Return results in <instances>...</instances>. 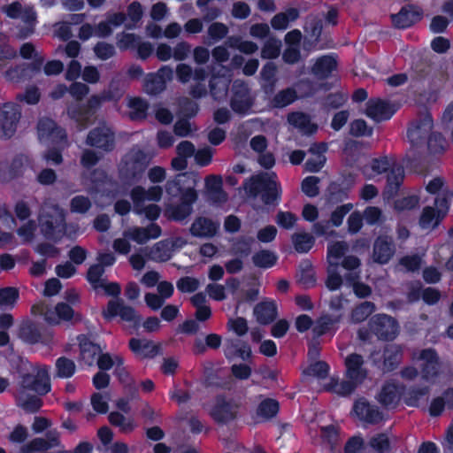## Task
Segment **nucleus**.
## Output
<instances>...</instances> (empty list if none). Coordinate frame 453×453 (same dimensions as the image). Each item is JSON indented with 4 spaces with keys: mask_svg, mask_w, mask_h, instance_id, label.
<instances>
[{
    "mask_svg": "<svg viewBox=\"0 0 453 453\" xmlns=\"http://www.w3.org/2000/svg\"><path fill=\"white\" fill-rule=\"evenodd\" d=\"M196 180L190 173H180L166 181L165 189L171 198L179 197L178 203L166 204L165 217L174 222H182L193 212V205L198 200Z\"/></svg>",
    "mask_w": 453,
    "mask_h": 453,
    "instance_id": "nucleus-1",
    "label": "nucleus"
},
{
    "mask_svg": "<svg viewBox=\"0 0 453 453\" xmlns=\"http://www.w3.org/2000/svg\"><path fill=\"white\" fill-rule=\"evenodd\" d=\"M276 174L260 173L250 178L249 192L256 196H261V200L265 205H278L281 200L282 189L279 182L275 180Z\"/></svg>",
    "mask_w": 453,
    "mask_h": 453,
    "instance_id": "nucleus-2",
    "label": "nucleus"
},
{
    "mask_svg": "<svg viewBox=\"0 0 453 453\" xmlns=\"http://www.w3.org/2000/svg\"><path fill=\"white\" fill-rule=\"evenodd\" d=\"M150 164L148 155L142 150L127 153L118 167L119 177L125 183L139 180Z\"/></svg>",
    "mask_w": 453,
    "mask_h": 453,
    "instance_id": "nucleus-3",
    "label": "nucleus"
},
{
    "mask_svg": "<svg viewBox=\"0 0 453 453\" xmlns=\"http://www.w3.org/2000/svg\"><path fill=\"white\" fill-rule=\"evenodd\" d=\"M240 407V402L219 394L215 397V403L211 409L210 416L218 425H227L237 419Z\"/></svg>",
    "mask_w": 453,
    "mask_h": 453,
    "instance_id": "nucleus-4",
    "label": "nucleus"
},
{
    "mask_svg": "<svg viewBox=\"0 0 453 453\" xmlns=\"http://www.w3.org/2000/svg\"><path fill=\"white\" fill-rule=\"evenodd\" d=\"M21 119V107L13 102L4 103L0 106V139L9 140L17 132Z\"/></svg>",
    "mask_w": 453,
    "mask_h": 453,
    "instance_id": "nucleus-5",
    "label": "nucleus"
},
{
    "mask_svg": "<svg viewBox=\"0 0 453 453\" xmlns=\"http://www.w3.org/2000/svg\"><path fill=\"white\" fill-rule=\"evenodd\" d=\"M371 332L383 341H393L398 335L399 325L395 319L384 314L373 315L368 323Z\"/></svg>",
    "mask_w": 453,
    "mask_h": 453,
    "instance_id": "nucleus-6",
    "label": "nucleus"
},
{
    "mask_svg": "<svg viewBox=\"0 0 453 453\" xmlns=\"http://www.w3.org/2000/svg\"><path fill=\"white\" fill-rule=\"evenodd\" d=\"M254 104L250 96V90L248 85L242 81H235L232 86V96L230 107L232 111L240 115H246Z\"/></svg>",
    "mask_w": 453,
    "mask_h": 453,
    "instance_id": "nucleus-7",
    "label": "nucleus"
},
{
    "mask_svg": "<svg viewBox=\"0 0 453 453\" xmlns=\"http://www.w3.org/2000/svg\"><path fill=\"white\" fill-rule=\"evenodd\" d=\"M19 337L27 344L42 343L50 346L53 342L51 330L40 327L35 323L28 321L21 324L19 330Z\"/></svg>",
    "mask_w": 453,
    "mask_h": 453,
    "instance_id": "nucleus-8",
    "label": "nucleus"
},
{
    "mask_svg": "<svg viewBox=\"0 0 453 453\" xmlns=\"http://www.w3.org/2000/svg\"><path fill=\"white\" fill-rule=\"evenodd\" d=\"M434 126L430 112H426L411 122L407 129V137L413 146L421 145L427 139Z\"/></svg>",
    "mask_w": 453,
    "mask_h": 453,
    "instance_id": "nucleus-9",
    "label": "nucleus"
},
{
    "mask_svg": "<svg viewBox=\"0 0 453 453\" xmlns=\"http://www.w3.org/2000/svg\"><path fill=\"white\" fill-rule=\"evenodd\" d=\"M103 318L110 321L119 316L123 321L133 322L139 324L141 317L136 314L134 308L124 304L123 301L119 298L116 300H110L107 306L102 311Z\"/></svg>",
    "mask_w": 453,
    "mask_h": 453,
    "instance_id": "nucleus-10",
    "label": "nucleus"
},
{
    "mask_svg": "<svg viewBox=\"0 0 453 453\" xmlns=\"http://www.w3.org/2000/svg\"><path fill=\"white\" fill-rule=\"evenodd\" d=\"M42 234L50 241L59 240L62 236L64 216L57 213L44 212L38 218Z\"/></svg>",
    "mask_w": 453,
    "mask_h": 453,
    "instance_id": "nucleus-11",
    "label": "nucleus"
},
{
    "mask_svg": "<svg viewBox=\"0 0 453 453\" xmlns=\"http://www.w3.org/2000/svg\"><path fill=\"white\" fill-rule=\"evenodd\" d=\"M352 413L359 420L370 425H377L384 418L383 412L380 408L370 403L365 397H359L354 402Z\"/></svg>",
    "mask_w": 453,
    "mask_h": 453,
    "instance_id": "nucleus-12",
    "label": "nucleus"
},
{
    "mask_svg": "<svg viewBox=\"0 0 453 453\" xmlns=\"http://www.w3.org/2000/svg\"><path fill=\"white\" fill-rule=\"evenodd\" d=\"M86 144L104 152H111L115 148V134L107 127H96L88 132Z\"/></svg>",
    "mask_w": 453,
    "mask_h": 453,
    "instance_id": "nucleus-13",
    "label": "nucleus"
},
{
    "mask_svg": "<svg viewBox=\"0 0 453 453\" xmlns=\"http://www.w3.org/2000/svg\"><path fill=\"white\" fill-rule=\"evenodd\" d=\"M418 359L421 375L424 380L429 381L440 375L441 361L437 351L433 348L424 349L419 352Z\"/></svg>",
    "mask_w": 453,
    "mask_h": 453,
    "instance_id": "nucleus-14",
    "label": "nucleus"
},
{
    "mask_svg": "<svg viewBox=\"0 0 453 453\" xmlns=\"http://www.w3.org/2000/svg\"><path fill=\"white\" fill-rule=\"evenodd\" d=\"M405 391V386L395 380L386 381L378 395L379 403L387 409L398 406L402 395Z\"/></svg>",
    "mask_w": 453,
    "mask_h": 453,
    "instance_id": "nucleus-15",
    "label": "nucleus"
},
{
    "mask_svg": "<svg viewBox=\"0 0 453 453\" xmlns=\"http://www.w3.org/2000/svg\"><path fill=\"white\" fill-rule=\"evenodd\" d=\"M20 387L23 389L34 391L39 395H45L50 391V380L47 371L40 370L35 375L24 373L21 376Z\"/></svg>",
    "mask_w": 453,
    "mask_h": 453,
    "instance_id": "nucleus-16",
    "label": "nucleus"
},
{
    "mask_svg": "<svg viewBox=\"0 0 453 453\" xmlns=\"http://www.w3.org/2000/svg\"><path fill=\"white\" fill-rule=\"evenodd\" d=\"M396 112L395 105L380 98H372L366 103L365 115L375 122L390 119Z\"/></svg>",
    "mask_w": 453,
    "mask_h": 453,
    "instance_id": "nucleus-17",
    "label": "nucleus"
},
{
    "mask_svg": "<svg viewBox=\"0 0 453 453\" xmlns=\"http://www.w3.org/2000/svg\"><path fill=\"white\" fill-rule=\"evenodd\" d=\"M395 253L394 240L388 235H379L372 246V260L379 265L388 264Z\"/></svg>",
    "mask_w": 453,
    "mask_h": 453,
    "instance_id": "nucleus-18",
    "label": "nucleus"
},
{
    "mask_svg": "<svg viewBox=\"0 0 453 453\" xmlns=\"http://www.w3.org/2000/svg\"><path fill=\"white\" fill-rule=\"evenodd\" d=\"M423 14V10L419 6L404 5L398 13L392 15V22L398 28H409L420 21Z\"/></svg>",
    "mask_w": 453,
    "mask_h": 453,
    "instance_id": "nucleus-19",
    "label": "nucleus"
},
{
    "mask_svg": "<svg viewBox=\"0 0 453 453\" xmlns=\"http://www.w3.org/2000/svg\"><path fill=\"white\" fill-rule=\"evenodd\" d=\"M27 157L19 153L15 155L6 166L0 163V182L8 183L23 176Z\"/></svg>",
    "mask_w": 453,
    "mask_h": 453,
    "instance_id": "nucleus-20",
    "label": "nucleus"
},
{
    "mask_svg": "<svg viewBox=\"0 0 453 453\" xmlns=\"http://www.w3.org/2000/svg\"><path fill=\"white\" fill-rule=\"evenodd\" d=\"M77 341L80 349L79 361L88 366L93 365L102 352L100 345L93 342L90 337L84 334H79Z\"/></svg>",
    "mask_w": 453,
    "mask_h": 453,
    "instance_id": "nucleus-21",
    "label": "nucleus"
},
{
    "mask_svg": "<svg viewBox=\"0 0 453 453\" xmlns=\"http://www.w3.org/2000/svg\"><path fill=\"white\" fill-rule=\"evenodd\" d=\"M163 196V188L154 185L145 189L142 186H135L130 191V198L134 207H141L146 200L152 202H159Z\"/></svg>",
    "mask_w": 453,
    "mask_h": 453,
    "instance_id": "nucleus-22",
    "label": "nucleus"
},
{
    "mask_svg": "<svg viewBox=\"0 0 453 453\" xmlns=\"http://www.w3.org/2000/svg\"><path fill=\"white\" fill-rule=\"evenodd\" d=\"M345 378L363 383L367 376L366 370L363 367L364 357L357 353H351L345 358Z\"/></svg>",
    "mask_w": 453,
    "mask_h": 453,
    "instance_id": "nucleus-23",
    "label": "nucleus"
},
{
    "mask_svg": "<svg viewBox=\"0 0 453 453\" xmlns=\"http://www.w3.org/2000/svg\"><path fill=\"white\" fill-rule=\"evenodd\" d=\"M253 313L258 324L270 325L278 317L277 303L273 299L263 300L255 305Z\"/></svg>",
    "mask_w": 453,
    "mask_h": 453,
    "instance_id": "nucleus-24",
    "label": "nucleus"
},
{
    "mask_svg": "<svg viewBox=\"0 0 453 453\" xmlns=\"http://www.w3.org/2000/svg\"><path fill=\"white\" fill-rule=\"evenodd\" d=\"M130 350L142 358H154L160 353V346L152 341L131 338L128 342Z\"/></svg>",
    "mask_w": 453,
    "mask_h": 453,
    "instance_id": "nucleus-25",
    "label": "nucleus"
},
{
    "mask_svg": "<svg viewBox=\"0 0 453 453\" xmlns=\"http://www.w3.org/2000/svg\"><path fill=\"white\" fill-rule=\"evenodd\" d=\"M219 223L206 217H198L190 226V233L196 237L211 238L219 231Z\"/></svg>",
    "mask_w": 453,
    "mask_h": 453,
    "instance_id": "nucleus-26",
    "label": "nucleus"
},
{
    "mask_svg": "<svg viewBox=\"0 0 453 453\" xmlns=\"http://www.w3.org/2000/svg\"><path fill=\"white\" fill-rule=\"evenodd\" d=\"M403 357V349L401 345L395 343L387 344L382 353L385 372H391L395 371L402 362Z\"/></svg>",
    "mask_w": 453,
    "mask_h": 453,
    "instance_id": "nucleus-27",
    "label": "nucleus"
},
{
    "mask_svg": "<svg viewBox=\"0 0 453 453\" xmlns=\"http://www.w3.org/2000/svg\"><path fill=\"white\" fill-rule=\"evenodd\" d=\"M342 320V315L333 316L325 314L320 316L312 328V333L315 337H320L326 334H334L338 330L339 323Z\"/></svg>",
    "mask_w": 453,
    "mask_h": 453,
    "instance_id": "nucleus-28",
    "label": "nucleus"
},
{
    "mask_svg": "<svg viewBox=\"0 0 453 453\" xmlns=\"http://www.w3.org/2000/svg\"><path fill=\"white\" fill-rule=\"evenodd\" d=\"M174 243L169 239L156 242L147 255L150 260L157 263L167 262L173 257Z\"/></svg>",
    "mask_w": 453,
    "mask_h": 453,
    "instance_id": "nucleus-29",
    "label": "nucleus"
},
{
    "mask_svg": "<svg viewBox=\"0 0 453 453\" xmlns=\"http://www.w3.org/2000/svg\"><path fill=\"white\" fill-rule=\"evenodd\" d=\"M74 316V311L69 303L60 302L55 306V311L44 314V319L50 325H58L60 320L70 321Z\"/></svg>",
    "mask_w": 453,
    "mask_h": 453,
    "instance_id": "nucleus-30",
    "label": "nucleus"
},
{
    "mask_svg": "<svg viewBox=\"0 0 453 453\" xmlns=\"http://www.w3.org/2000/svg\"><path fill=\"white\" fill-rule=\"evenodd\" d=\"M337 68L334 57L325 55L319 58L311 67V73L319 79H326Z\"/></svg>",
    "mask_w": 453,
    "mask_h": 453,
    "instance_id": "nucleus-31",
    "label": "nucleus"
},
{
    "mask_svg": "<svg viewBox=\"0 0 453 453\" xmlns=\"http://www.w3.org/2000/svg\"><path fill=\"white\" fill-rule=\"evenodd\" d=\"M445 217V211H438L433 206H425L419 217V226L423 229L435 228Z\"/></svg>",
    "mask_w": 453,
    "mask_h": 453,
    "instance_id": "nucleus-32",
    "label": "nucleus"
},
{
    "mask_svg": "<svg viewBox=\"0 0 453 453\" xmlns=\"http://www.w3.org/2000/svg\"><path fill=\"white\" fill-rule=\"evenodd\" d=\"M288 121L293 127L307 134H314L318 128L315 124L311 123L310 116L302 111L290 112L288 115Z\"/></svg>",
    "mask_w": 453,
    "mask_h": 453,
    "instance_id": "nucleus-33",
    "label": "nucleus"
},
{
    "mask_svg": "<svg viewBox=\"0 0 453 453\" xmlns=\"http://www.w3.org/2000/svg\"><path fill=\"white\" fill-rule=\"evenodd\" d=\"M404 178V169L402 165L395 164L387 173V192L390 196L397 194Z\"/></svg>",
    "mask_w": 453,
    "mask_h": 453,
    "instance_id": "nucleus-34",
    "label": "nucleus"
},
{
    "mask_svg": "<svg viewBox=\"0 0 453 453\" xmlns=\"http://www.w3.org/2000/svg\"><path fill=\"white\" fill-rule=\"evenodd\" d=\"M108 421L112 426L118 427L122 434H130L137 426L133 418H127L117 411L109 413Z\"/></svg>",
    "mask_w": 453,
    "mask_h": 453,
    "instance_id": "nucleus-35",
    "label": "nucleus"
},
{
    "mask_svg": "<svg viewBox=\"0 0 453 453\" xmlns=\"http://www.w3.org/2000/svg\"><path fill=\"white\" fill-rule=\"evenodd\" d=\"M280 411V403L273 398H265L256 410L257 416L264 420H270L277 416Z\"/></svg>",
    "mask_w": 453,
    "mask_h": 453,
    "instance_id": "nucleus-36",
    "label": "nucleus"
},
{
    "mask_svg": "<svg viewBox=\"0 0 453 453\" xmlns=\"http://www.w3.org/2000/svg\"><path fill=\"white\" fill-rule=\"evenodd\" d=\"M224 355L228 361L236 357H240L243 361H248L251 358L252 351L249 344L244 342L241 347L235 342H231L226 345L224 349Z\"/></svg>",
    "mask_w": 453,
    "mask_h": 453,
    "instance_id": "nucleus-37",
    "label": "nucleus"
},
{
    "mask_svg": "<svg viewBox=\"0 0 453 453\" xmlns=\"http://www.w3.org/2000/svg\"><path fill=\"white\" fill-rule=\"evenodd\" d=\"M297 93L294 88H287L280 90L270 101L273 108L281 109L288 106L297 100Z\"/></svg>",
    "mask_w": 453,
    "mask_h": 453,
    "instance_id": "nucleus-38",
    "label": "nucleus"
},
{
    "mask_svg": "<svg viewBox=\"0 0 453 453\" xmlns=\"http://www.w3.org/2000/svg\"><path fill=\"white\" fill-rule=\"evenodd\" d=\"M251 259L253 265L256 267L269 269L276 265L278 261V256L273 251L268 250H261L254 253Z\"/></svg>",
    "mask_w": 453,
    "mask_h": 453,
    "instance_id": "nucleus-39",
    "label": "nucleus"
},
{
    "mask_svg": "<svg viewBox=\"0 0 453 453\" xmlns=\"http://www.w3.org/2000/svg\"><path fill=\"white\" fill-rule=\"evenodd\" d=\"M294 248L298 253L309 252L315 244V238L309 233H295L292 235Z\"/></svg>",
    "mask_w": 453,
    "mask_h": 453,
    "instance_id": "nucleus-40",
    "label": "nucleus"
},
{
    "mask_svg": "<svg viewBox=\"0 0 453 453\" xmlns=\"http://www.w3.org/2000/svg\"><path fill=\"white\" fill-rule=\"evenodd\" d=\"M357 380L351 379L342 380V381L332 380L330 383V390L341 396H349L355 392L359 385Z\"/></svg>",
    "mask_w": 453,
    "mask_h": 453,
    "instance_id": "nucleus-41",
    "label": "nucleus"
},
{
    "mask_svg": "<svg viewBox=\"0 0 453 453\" xmlns=\"http://www.w3.org/2000/svg\"><path fill=\"white\" fill-rule=\"evenodd\" d=\"M19 298V290L15 287L0 288V309H12Z\"/></svg>",
    "mask_w": 453,
    "mask_h": 453,
    "instance_id": "nucleus-42",
    "label": "nucleus"
},
{
    "mask_svg": "<svg viewBox=\"0 0 453 453\" xmlns=\"http://www.w3.org/2000/svg\"><path fill=\"white\" fill-rule=\"evenodd\" d=\"M376 310L374 303L365 301L357 305L350 313V319L353 323H361L365 321Z\"/></svg>",
    "mask_w": 453,
    "mask_h": 453,
    "instance_id": "nucleus-43",
    "label": "nucleus"
},
{
    "mask_svg": "<svg viewBox=\"0 0 453 453\" xmlns=\"http://www.w3.org/2000/svg\"><path fill=\"white\" fill-rule=\"evenodd\" d=\"M298 282L305 288H312L316 284L315 273L313 271L312 265L309 260L303 261L300 264Z\"/></svg>",
    "mask_w": 453,
    "mask_h": 453,
    "instance_id": "nucleus-44",
    "label": "nucleus"
},
{
    "mask_svg": "<svg viewBox=\"0 0 453 453\" xmlns=\"http://www.w3.org/2000/svg\"><path fill=\"white\" fill-rule=\"evenodd\" d=\"M67 115L79 124H84L93 117L86 104H72L67 108Z\"/></svg>",
    "mask_w": 453,
    "mask_h": 453,
    "instance_id": "nucleus-45",
    "label": "nucleus"
},
{
    "mask_svg": "<svg viewBox=\"0 0 453 453\" xmlns=\"http://www.w3.org/2000/svg\"><path fill=\"white\" fill-rule=\"evenodd\" d=\"M427 149L431 154H442L448 146L446 138L439 132H432L427 139Z\"/></svg>",
    "mask_w": 453,
    "mask_h": 453,
    "instance_id": "nucleus-46",
    "label": "nucleus"
},
{
    "mask_svg": "<svg viewBox=\"0 0 453 453\" xmlns=\"http://www.w3.org/2000/svg\"><path fill=\"white\" fill-rule=\"evenodd\" d=\"M130 111V119L133 120L145 119L149 109V104L141 97L131 98L128 104Z\"/></svg>",
    "mask_w": 453,
    "mask_h": 453,
    "instance_id": "nucleus-47",
    "label": "nucleus"
},
{
    "mask_svg": "<svg viewBox=\"0 0 453 453\" xmlns=\"http://www.w3.org/2000/svg\"><path fill=\"white\" fill-rule=\"evenodd\" d=\"M165 81L158 73H149L144 81V90L150 95H157L164 90Z\"/></svg>",
    "mask_w": 453,
    "mask_h": 453,
    "instance_id": "nucleus-48",
    "label": "nucleus"
},
{
    "mask_svg": "<svg viewBox=\"0 0 453 453\" xmlns=\"http://www.w3.org/2000/svg\"><path fill=\"white\" fill-rule=\"evenodd\" d=\"M429 391L428 386L411 388L404 397L405 404L409 407H418L420 399L427 395Z\"/></svg>",
    "mask_w": 453,
    "mask_h": 453,
    "instance_id": "nucleus-49",
    "label": "nucleus"
},
{
    "mask_svg": "<svg viewBox=\"0 0 453 453\" xmlns=\"http://www.w3.org/2000/svg\"><path fill=\"white\" fill-rule=\"evenodd\" d=\"M56 370L58 377L68 379L75 373L76 365L72 359L60 357L56 360Z\"/></svg>",
    "mask_w": 453,
    "mask_h": 453,
    "instance_id": "nucleus-50",
    "label": "nucleus"
},
{
    "mask_svg": "<svg viewBox=\"0 0 453 453\" xmlns=\"http://www.w3.org/2000/svg\"><path fill=\"white\" fill-rule=\"evenodd\" d=\"M281 42L274 37L268 38L261 50V58L264 59H275L280 56Z\"/></svg>",
    "mask_w": 453,
    "mask_h": 453,
    "instance_id": "nucleus-51",
    "label": "nucleus"
},
{
    "mask_svg": "<svg viewBox=\"0 0 453 453\" xmlns=\"http://www.w3.org/2000/svg\"><path fill=\"white\" fill-rule=\"evenodd\" d=\"M222 178L217 175H209L205 178V186L209 193L215 196L219 200H226V193L222 188Z\"/></svg>",
    "mask_w": 453,
    "mask_h": 453,
    "instance_id": "nucleus-52",
    "label": "nucleus"
},
{
    "mask_svg": "<svg viewBox=\"0 0 453 453\" xmlns=\"http://www.w3.org/2000/svg\"><path fill=\"white\" fill-rule=\"evenodd\" d=\"M342 151L347 165L353 167L360 156L359 142L354 140L346 142Z\"/></svg>",
    "mask_w": 453,
    "mask_h": 453,
    "instance_id": "nucleus-53",
    "label": "nucleus"
},
{
    "mask_svg": "<svg viewBox=\"0 0 453 453\" xmlns=\"http://www.w3.org/2000/svg\"><path fill=\"white\" fill-rule=\"evenodd\" d=\"M349 188L342 187L336 182H331L327 188L328 201L331 203H340L349 198Z\"/></svg>",
    "mask_w": 453,
    "mask_h": 453,
    "instance_id": "nucleus-54",
    "label": "nucleus"
},
{
    "mask_svg": "<svg viewBox=\"0 0 453 453\" xmlns=\"http://www.w3.org/2000/svg\"><path fill=\"white\" fill-rule=\"evenodd\" d=\"M227 43L229 47L237 49L244 54H253L258 50L257 43L251 41H243L239 36L229 37Z\"/></svg>",
    "mask_w": 453,
    "mask_h": 453,
    "instance_id": "nucleus-55",
    "label": "nucleus"
},
{
    "mask_svg": "<svg viewBox=\"0 0 453 453\" xmlns=\"http://www.w3.org/2000/svg\"><path fill=\"white\" fill-rule=\"evenodd\" d=\"M347 250V245L344 242H335L328 244L327 246V260L329 265L338 268L339 263L333 262L332 258L336 260L340 259L343 257L345 251Z\"/></svg>",
    "mask_w": 453,
    "mask_h": 453,
    "instance_id": "nucleus-56",
    "label": "nucleus"
},
{
    "mask_svg": "<svg viewBox=\"0 0 453 453\" xmlns=\"http://www.w3.org/2000/svg\"><path fill=\"white\" fill-rule=\"evenodd\" d=\"M103 265L94 264L87 271L86 280L91 284L94 289L99 288V286L105 280L102 279L104 273Z\"/></svg>",
    "mask_w": 453,
    "mask_h": 453,
    "instance_id": "nucleus-57",
    "label": "nucleus"
},
{
    "mask_svg": "<svg viewBox=\"0 0 453 453\" xmlns=\"http://www.w3.org/2000/svg\"><path fill=\"white\" fill-rule=\"evenodd\" d=\"M57 123L50 118L43 117L39 119L36 126L38 138L41 142L46 139L54 131Z\"/></svg>",
    "mask_w": 453,
    "mask_h": 453,
    "instance_id": "nucleus-58",
    "label": "nucleus"
},
{
    "mask_svg": "<svg viewBox=\"0 0 453 453\" xmlns=\"http://www.w3.org/2000/svg\"><path fill=\"white\" fill-rule=\"evenodd\" d=\"M369 445L377 453H388L391 449L390 441L383 433L372 436L369 441Z\"/></svg>",
    "mask_w": 453,
    "mask_h": 453,
    "instance_id": "nucleus-59",
    "label": "nucleus"
},
{
    "mask_svg": "<svg viewBox=\"0 0 453 453\" xmlns=\"http://www.w3.org/2000/svg\"><path fill=\"white\" fill-rule=\"evenodd\" d=\"M349 134L354 137L371 136L372 128L368 127L366 121L362 119H354L349 124Z\"/></svg>",
    "mask_w": 453,
    "mask_h": 453,
    "instance_id": "nucleus-60",
    "label": "nucleus"
},
{
    "mask_svg": "<svg viewBox=\"0 0 453 453\" xmlns=\"http://www.w3.org/2000/svg\"><path fill=\"white\" fill-rule=\"evenodd\" d=\"M210 94L213 99L222 97L227 91V85L220 77L211 76L209 81Z\"/></svg>",
    "mask_w": 453,
    "mask_h": 453,
    "instance_id": "nucleus-61",
    "label": "nucleus"
},
{
    "mask_svg": "<svg viewBox=\"0 0 453 453\" xmlns=\"http://www.w3.org/2000/svg\"><path fill=\"white\" fill-rule=\"evenodd\" d=\"M91 201L88 196L79 195L71 199L70 209L72 212L84 214L91 208Z\"/></svg>",
    "mask_w": 453,
    "mask_h": 453,
    "instance_id": "nucleus-62",
    "label": "nucleus"
},
{
    "mask_svg": "<svg viewBox=\"0 0 453 453\" xmlns=\"http://www.w3.org/2000/svg\"><path fill=\"white\" fill-rule=\"evenodd\" d=\"M319 178L317 176H307L301 183L302 191L308 197H315L319 194Z\"/></svg>",
    "mask_w": 453,
    "mask_h": 453,
    "instance_id": "nucleus-63",
    "label": "nucleus"
},
{
    "mask_svg": "<svg viewBox=\"0 0 453 453\" xmlns=\"http://www.w3.org/2000/svg\"><path fill=\"white\" fill-rule=\"evenodd\" d=\"M199 111V104L189 99L183 98L180 103V114L182 118H187L188 119L196 116Z\"/></svg>",
    "mask_w": 453,
    "mask_h": 453,
    "instance_id": "nucleus-64",
    "label": "nucleus"
}]
</instances>
